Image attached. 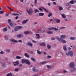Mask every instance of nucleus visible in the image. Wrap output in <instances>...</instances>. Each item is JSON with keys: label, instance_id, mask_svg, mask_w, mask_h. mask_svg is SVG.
<instances>
[{"label": "nucleus", "instance_id": "1", "mask_svg": "<svg viewBox=\"0 0 76 76\" xmlns=\"http://www.w3.org/2000/svg\"><path fill=\"white\" fill-rule=\"evenodd\" d=\"M61 38L59 39L58 37H56V39H58V41H60L62 40V39H64L65 38H66V36L64 35H62L61 36Z\"/></svg>", "mask_w": 76, "mask_h": 76}, {"label": "nucleus", "instance_id": "2", "mask_svg": "<svg viewBox=\"0 0 76 76\" xmlns=\"http://www.w3.org/2000/svg\"><path fill=\"white\" fill-rule=\"evenodd\" d=\"M26 12L28 13L29 15H31V14L32 13L33 11L32 10L31 8H30L29 9V10H28V9H26Z\"/></svg>", "mask_w": 76, "mask_h": 76}, {"label": "nucleus", "instance_id": "3", "mask_svg": "<svg viewBox=\"0 0 76 76\" xmlns=\"http://www.w3.org/2000/svg\"><path fill=\"white\" fill-rule=\"evenodd\" d=\"M66 56H69L70 55V57H72L73 55V52L71 51H69L68 52V53H66Z\"/></svg>", "mask_w": 76, "mask_h": 76}, {"label": "nucleus", "instance_id": "4", "mask_svg": "<svg viewBox=\"0 0 76 76\" xmlns=\"http://www.w3.org/2000/svg\"><path fill=\"white\" fill-rule=\"evenodd\" d=\"M21 28H22V27L21 26H16L15 27V31H17L18 29H21Z\"/></svg>", "mask_w": 76, "mask_h": 76}, {"label": "nucleus", "instance_id": "5", "mask_svg": "<svg viewBox=\"0 0 76 76\" xmlns=\"http://www.w3.org/2000/svg\"><path fill=\"white\" fill-rule=\"evenodd\" d=\"M69 66L70 67L73 68V67H74L75 66V64L73 62H71V63L70 64Z\"/></svg>", "mask_w": 76, "mask_h": 76}, {"label": "nucleus", "instance_id": "6", "mask_svg": "<svg viewBox=\"0 0 76 76\" xmlns=\"http://www.w3.org/2000/svg\"><path fill=\"white\" fill-rule=\"evenodd\" d=\"M25 63L27 64H28V65H30V64H31V63H30V62L29 61V60H26Z\"/></svg>", "mask_w": 76, "mask_h": 76}, {"label": "nucleus", "instance_id": "7", "mask_svg": "<svg viewBox=\"0 0 76 76\" xmlns=\"http://www.w3.org/2000/svg\"><path fill=\"white\" fill-rule=\"evenodd\" d=\"M10 41L11 42H18V41L14 39H10Z\"/></svg>", "mask_w": 76, "mask_h": 76}, {"label": "nucleus", "instance_id": "8", "mask_svg": "<svg viewBox=\"0 0 76 76\" xmlns=\"http://www.w3.org/2000/svg\"><path fill=\"white\" fill-rule=\"evenodd\" d=\"M23 37V34H20L17 35V37L18 38H21Z\"/></svg>", "mask_w": 76, "mask_h": 76}, {"label": "nucleus", "instance_id": "9", "mask_svg": "<svg viewBox=\"0 0 76 76\" xmlns=\"http://www.w3.org/2000/svg\"><path fill=\"white\" fill-rule=\"evenodd\" d=\"M29 20L26 19V20H23V22H22V24H25V23H26V22H28Z\"/></svg>", "mask_w": 76, "mask_h": 76}, {"label": "nucleus", "instance_id": "10", "mask_svg": "<svg viewBox=\"0 0 76 76\" xmlns=\"http://www.w3.org/2000/svg\"><path fill=\"white\" fill-rule=\"evenodd\" d=\"M14 66H18L19 64V62L18 61H17L13 63Z\"/></svg>", "mask_w": 76, "mask_h": 76}, {"label": "nucleus", "instance_id": "11", "mask_svg": "<svg viewBox=\"0 0 76 76\" xmlns=\"http://www.w3.org/2000/svg\"><path fill=\"white\" fill-rule=\"evenodd\" d=\"M39 45L41 46H45V42H43L42 43L39 44Z\"/></svg>", "mask_w": 76, "mask_h": 76}, {"label": "nucleus", "instance_id": "12", "mask_svg": "<svg viewBox=\"0 0 76 76\" xmlns=\"http://www.w3.org/2000/svg\"><path fill=\"white\" fill-rule=\"evenodd\" d=\"M55 20L57 23H60V20L58 19H55Z\"/></svg>", "mask_w": 76, "mask_h": 76}, {"label": "nucleus", "instance_id": "13", "mask_svg": "<svg viewBox=\"0 0 76 76\" xmlns=\"http://www.w3.org/2000/svg\"><path fill=\"white\" fill-rule=\"evenodd\" d=\"M63 49L64 51H66V50H67V48L66 47V45H64L63 46Z\"/></svg>", "mask_w": 76, "mask_h": 76}, {"label": "nucleus", "instance_id": "14", "mask_svg": "<svg viewBox=\"0 0 76 76\" xmlns=\"http://www.w3.org/2000/svg\"><path fill=\"white\" fill-rule=\"evenodd\" d=\"M41 8H42V9H43L44 10H45V11L46 12H47V13H48V11L47 10V9H46L45 8H44V7H41Z\"/></svg>", "mask_w": 76, "mask_h": 76}, {"label": "nucleus", "instance_id": "15", "mask_svg": "<svg viewBox=\"0 0 76 76\" xmlns=\"http://www.w3.org/2000/svg\"><path fill=\"white\" fill-rule=\"evenodd\" d=\"M33 70L34 72H38V71L37 70H36V69H35V67H34L33 68Z\"/></svg>", "mask_w": 76, "mask_h": 76}, {"label": "nucleus", "instance_id": "16", "mask_svg": "<svg viewBox=\"0 0 76 76\" xmlns=\"http://www.w3.org/2000/svg\"><path fill=\"white\" fill-rule=\"evenodd\" d=\"M24 56L25 57H26L28 58V57H29V55H28V53H25Z\"/></svg>", "mask_w": 76, "mask_h": 76}, {"label": "nucleus", "instance_id": "17", "mask_svg": "<svg viewBox=\"0 0 76 76\" xmlns=\"http://www.w3.org/2000/svg\"><path fill=\"white\" fill-rule=\"evenodd\" d=\"M63 43H64V44H65V43H66V41L65 40L62 39L61 41Z\"/></svg>", "mask_w": 76, "mask_h": 76}, {"label": "nucleus", "instance_id": "18", "mask_svg": "<svg viewBox=\"0 0 76 76\" xmlns=\"http://www.w3.org/2000/svg\"><path fill=\"white\" fill-rule=\"evenodd\" d=\"M7 31V28L5 27L3 29V31L4 32H5V31Z\"/></svg>", "mask_w": 76, "mask_h": 76}, {"label": "nucleus", "instance_id": "19", "mask_svg": "<svg viewBox=\"0 0 76 76\" xmlns=\"http://www.w3.org/2000/svg\"><path fill=\"white\" fill-rule=\"evenodd\" d=\"M39 15L40 16H44V14L42 13H39Z\"/></svg>", "mask_w": 76, "mask_h": 76}, {"label": "nucleus", "instance_id": "20", "mask_svg": "<svg viewBox=\"0 0 76 76\" xmlns=\"http://www.w3.org/2000/svg\"><path fill=\"white\" fill-rule=\"evenodd\" d=\"M8 23L9 24H10L12 23V20H11L9 19L8 20Z\"/></svg>", "mask_w": 76, "mask_h": 76}, {"label": "nucleus", "instance_id": "21", "mask_svg": "<svg viewBox=\"0 0 76 76\" xmlns=\"http://www.w3.org/2000/svg\"><path fill=\"white\" fill-rule=\"evenodd\" d=\"M24 34H25V35H27V34H29V31H25L24 32Z\"/></svg>", "mask_w": 76, "mask_h": 76}, {"label": "nucleus", "instance_id": "22", "mask_svg": "<svg viewBox=\"0 0 76 76\" xmlns=\"http://www.w3.org/2000/svg\"><path fill=\"white\" fill-rule=\"evenodd\" d=\"M53 32L52 31H48L47 33L48 34H53Z\"/></svg>", "mask_w": 76, "mask_h": 76}, {"label": "nucleus", "instance_id": "23", "mask_svg": "<svg viewBox=\"0 0 76 76\" xmlns=\"http://www.w3.org/2000/svg\"><path fill=\"white\" fill-rule=\"evenodd\" d=\"M36 35L37 36L36 37L37 38H39V37H40V36H39V34H37Z\"/></svg>", "mask_w": 76, "mask_h": 76}, {"label": "nucleus", "instance_id": "24", "mask_svg": "<svg viewBox=\"0 0 76 76\" xmlns=\"http://www.w3.org/2000/svg\"><path fill=\"white\" fill-rule=\"evenodd\" d=\"M27 44L28 45H29V46H31V47L32 46V45H33L31 43H30L29 42H28L27 43Z\"/></svg>", "mask_w": 76, "mask_h": 76}, {"label": "nucleus", "instance_id": "25", "mask_svg": "<svg viewBox=\"0 0 76 76\" xmlns=\"http://www.w3.org/2000/svg\"><path fill=\"white\" fill-rule=\"evenodd\" d=\"M37 0H35L34 2V4L35 6H37Z\"/></svg>", "mask_w": 76, "mask_h": 76}, {"label": "nucleus", "instance_id": "26", "mask_svg": "<svg viewBox=\"0 0 76 76\" xmlns=\"http://www.w3.org/2000/svg\"><path fill=\"white\" fill-rule=\"evenodd\" d=\"M63 7H59V10H63Z\"/></svg>", "mask_w": 76, "mask_h": 76}, {"label": "nucleus", "instance_id": "27", "mask_svg": "<svg viewBox=\"0 0 76 76\" xmlns=\"http://www.w3.org/2000/svg\"><path fill=\"white\" fill-rule=\"evenodd\" d=\"M62 16L63 18H66V17L65 16V14H62Z\"/></svg>", "mask_w": 76, "mask_h": 76}, {"label": "nucleus", "instance_id": "28", "mask_svg": "<svg viewBox=\"0 0 76 76\" xmlns=\"http://www.w3.org/2000/svg\"><path fill=\"white\" fill-rule=\"evenodd\" d=\"M7 7L8 8V9H10V11H11V12H13V10L11 9V8H10V7H9V6H7Z\"/></svg>", "mask_w": 76, "mask_h": 76}, {"label": "nucleus", "instance_id": "29", "mask_svg": "<svg viewBox=\"0 0 76 76\" xmlns=\"http://www.w3.org/2000/svg\"><path fill=\"white\" fill-rule=\"evenodd\" d=\"M22 63L23 64V63H25V61H26V60H24L23 59H22Z\"/></svg>", "mask_w": 76, "mask_h": 76}, {"label": "nucleus", "instance_id": "30", "mask_svg": "<svg viewBox=\"0 0 76 76\" xmlns=\"http://www.w3.org/2000/svg\"><path fill=\"white\" fill-rule=\"evenodd\" d=\"M70 4H74V3H75V1H74L73 0H72L70 1Z\"/></svg>", "mask_w": 76, "mask_h": 76}, {"label": "nucleus", "instance_id": "31", "mask_svg": "<svg viewBox=\"0 0 76 76\" xmlns=\"http://www.w3.org/2000/svg\"><path fill=\"white\" fill-rule=\"evenodd\" d=\"M52 29H54V31H58V29L56 28L52 27Z\"/></svg>", "mask_w": 76, "mask_h": 76}, {"label": "nucleus", "instance_id": "32", "mask_svg": "<svg viewBox=\"0 0 76 76\" xmlns=\"http://www.w3.org/2000/svg\"><path fill=\"white\" fill-rule=\"evenodd\" d=\"M4 38H5V39L6 40H7L8 39V36H7V35H5L4 36Z\"/></svg>", "mask_w": 76, "mask_h": 76}, {"label": "nucleus", "instance_id": "33", "mask_svg": "<svg viewBox=\"0 0 76 76\" xmlns=\"http://www.w3.org/2000/svg\"><path fill=\"white\" fill-rule=\"evenodd\" d=\"M22 57L20 56H16V58L17 59H20V58H21Z\"/></svg>", "mask_w": 76, "mask_h": 76}, {"label": "nucleus", "instance_id": "34", "mask_svg": "<svg viewBox=\"0 0 76 76\" xmlns=\"http://www.w3.org/2000/svg\"><path fill=\"white\" fill-rule=\"evenodd\" d=\"M12 15H13V16H16V15H18V16H19V14H15V13H13V14H12Z\"/></svg>", "mask_w": 76, "mask_h": 76}, {"label": "nucleus", "instance_id": "35", "mask_svg": "<svg viewBox=\"0 0 76 76\" xmlns=\"http://www.w3.org/2000/svg\"><path fill=\"white\" fill-rule=\"evenodd\" d=\"M37 53L38 54H41V52L39 51V50H37Z\"/></svg>", "mask_w": 76, "mask_h": 76}, {"label": "nucleus", "instance_id": "36", "mask_svg": "<svg viewBox=\"0 0 76 76\" xmlns=\"http://www.w3.org/2000/svg\"><path fill=\"white\" fill-rule=\"evenodd\" d=\"M39 12V10H38V9H37L35 10H34V12L35 13H37V12Z\"/></svg>", "mask_w": 76, "mask_h": 76}, {"label": "nucleus", "instance_id": "37", "mask_svg": "<svg viewBox=\"0 0 76 76\" xmlns=\"http://www.w3.org/2000/svg\"><path fill=\"white\" fill-rule=\"evenodd\" d=\"M41 31V29H40L37 31V33H39Z\"/></svg>", "mask_w": 76, "mask_h": 76}, {"label": "nucleus", "instance_id": "38", "mask_svg": "<svg viewBox=\"0 0 76 76\" xmlns=\"http://www.w3.org/2000/svg\"><path fill=\"white\" fill-rule=\"evenodd\" d=\"M70 39L72 40H75V38L74 37H71L70 38Z\"/></svg>", "mask_w": 76, "mask_h": 76}, {"label": "nucleus", "instance_id": "39", "mask_svg": "<svg viewBox=\"0 0 76 76\" xmlns=\"http://www.w3.org/2000/svg\"><path fill=\"white\" fill-rule=\"evenodd\" d=\"M47 47L48 49H50L51 48V46L49 45H47Z\"/></svg>", "mask_w": 76, "mask_h": 76}, {"label": "nucleus", "instance_id": "40", "mask_svg": "<svg viewBox=\"0 0 76 76\" xmlns=\"http://www.w3.org/2000/svg\"><path fill=\"white\" fill-rule=\"evenodd\" d=\"M45 63H46V62L44 61L41 62L40 64H45Z\"/></svg>", "mask_w": 76, "mask_h": 76}, {"label": "nucleus", "instance_id": "41", "mask_svg": "<svg viewBox=\"0 0 76 76\" xmlns=\"http://www.w3.org/2000/svg\"><path fill=\"white\" fill-rule=\"evenodd\" d=\"M10 25L11 27H14V25H13V24L12 23L10 24Z\"/></svg>", "mask_w": 76, "mask_h": 76}, {"label": "nucleus", "instance_id": "42", "mask_svg": "<svg viewBox=\"0 0 76 76\" xmlns=\"http://www.w3.org/2000/svg\"><path fill=\"white\" fill-rule=\"evenodd\" d=\"M52 16V13H50L49 14L48 16V17H50V16Z\"/></svg>", "mask_w": 76, "mask_h": 76}, {"label": "nucleus", "instance_id": "43", "mask_svg": "<svg viewBox=\"0 0 76 76\" xmlns=\"http://www.w3.org/2000/svg\"><path fill=\"white\" fill-rule=\"evenodd\" d=\"M31 60H32V61H35V58H31Z\"/></svg>", "mask_w": 76, "mask_h": 76}, {"label": "nucleus", "instance_id": "44", "mask_svg": "<svg viewBox=\"0 0 76 76\" xmlns=\"http://www.w3.org/2000/svg\"><path fill=\"white\" fill-rule=\"evenodd\" d=\"M2 66L3 67H5V63H2Z\"/></svg>", "mask_w": 76, "mask_h": 76}, {"label": "nucleus", "instance_id": "45", "mask_svg": "<svg viewBox=\"0 0 76 76\" xmlns=\"http://www.w3.org/2000/svg\"><path fill=\"white\" fill-rule=\"evenodd\" d=\"M4 13V12L3 10H2L1 11H0V14H3V13Z\"/></svg>", "mask_w": 76, "mask_h": 76}, {"label": "nucleus", "instance_id": "46", "mask_svg": "<svg viewBox=\"0 0 76 76\" xmlns=\"http://www.w3.org/2000/svg\"><path fill=\"white\" fill-rule=\"evenodd\" d=\"M6 52H8L9 53V52H10V50L9 49H7L6 50Z\"/></svg>", "mask_w": 76, "mask_h": 76}, {"label": "nucleus", "instance_id": "47", "mask_svg": "<svg viewBox=\"0 0 76 76\" xmlns=\"http://www.w3.org/2000/svg\"><path fill=\"white\" fill-rule=\"evenodd\" d=\"M18 68H16L15 69V72H18Z\"/></svg>", "mask_w": 76, "mask_h": 76}, {"label": "nucleus", "instance_id": "48", "mask_svg": "<svg viewBox=\"0 0 76 76\" xmlns=\"http://www.w3.org/2000/svg\"><path fill=\"white\" fill-rule=\"evenodd\" d=\"M64 28H66V27H62L60 28V29H64Z\"/></svg>", "mask_w": 76, "mask_h": 76}, {"label": "nucleus", "instance_id": "49", "mask_svg": "<svg viewBox=\"0 0 76 76\" xmlns=\"http://www.w3.org/2000/svg\"><path fill=\"white\" fill-rule=\"evenodd\" d=\"M47 67L49 69H50V68H51V66L50 65H47Z\"/></svg>", "mask_w": 76, "mask_h": 76}, {"label": "nucleus", "instance_id": "50", "mask_svg": "<svg viewBox=\"0 0 76 76\" xmlns=\"http://www.w3.org/2000/svg\"><path fill=\"white\" fill-rule=\"evenodd\" d=\"M47 58H51V56H47Z\"/></svg>", "mask_w": 76, "mask_h": 76}, {"label": "nucleus", "instance_id": "51", "mask_svg": "<svg viewBox=\"0 0 76 76\" xmlns=\"http://www.w3.org/2000/svg\"><path fill=\"white\" fill-rule=\"evenodd\" d=\"M48 31H50V30H51V29H52V28H48Z\"/></svg>", "mask_w": 76, "mask_h": 76}, {"label": "nucleus", "instance_id": "52", "mask_svg": "<svg viewBox=\"0 0 76 76\" xmlns=\"http://www.w3.org/2000/svg\"><path fill=\"white\" fill-rule=\"evenodd\" d=\"M39 10H40V11H41V12H42V9H41V7H40L39 9Z\"/></svg>", "mask_w": 76, "mask_h": 76}, {"label": "nucleus", "instance_id": "53", "mask_svg": "<svg viewBox=\"0 0 76 76\" xmlns=\"http://www.w3.org/2000/svg\"><path fill=\"white\" fill-rule=\"evenodd\" d=\"M18 18H19V17L18 16H17V17H15V19L16 20H17V19H18Z\"/></svg>", "mask_w": 76, "mask_h": 76}, {"label": "nucleus", "instance_id": "54", "mask_svg": "<svg viewBox=\"0 0 76 76\" xmlns=\"http://www.w3.org/2000/svg\"><path fill=\"white\" fill-rule=\"evenodd\" d=\"M51 40H54V39H55V38L54 37H52L51 38Z\"/></svg>", "mask_w": 76, "mask_h": 76}, {"label": "nucleus", "instance_id": "55", "mask_svg": "<svg viewBox=\"0 0 76 76\" xmlns=\"http://www.w3.org/2000/svg\"><path fill=\"white\" fill-rule=\"evenodd\" d=\"M53 4H55V5H56V4H57L55 2H53Z\"/></svg>", "mask_w": 76, "mask_h": 76}, {"label": "nucleus", "instance_id": "56", "mask_svg": "<svg viewBox=\"0 0 76 76\" xmlns=\"http://www.w3.org/2000/svg\"><path fill=\"white\" fill-rule=\"evenodd\" d=\"M32 42H34V43H36V42H36V41H35L34 40H32Z\"/></svg>", "mask_w": 76, "mask_h": 76}, {"label": "nucleus", "instance_id": "57", "mask_svg": "<svg viewBox=\"0 0 76 76\" xmlns=\"http://www.w3.org/2000/svg\"><path fill=\"white\" fill-rule=\"evenodd\" d=\"M67 72V71L65 70H64V73H66Z\"/></svg>", "mask_w": 76, "mask_h": 76}, {"label": "nucleus", "instance_id": "58", "mask_svg": "<svg viewBox=\"0 0 76 76\" xmlns=\"http://www.w3.org/2000/svg\"><path fill=\"white\" fill-rule=\"evenodd\" d=\"M4 53V52L3 51H1V52H0V54H3Z\"/></svg>", "mask_w": 76, "mask_h": 76}, {"label": "nucleus", "instance_id": "59", "mask_svg": "<svg viewBox=\"0 0 76 76\" xmlns=\"http://www.w3.org/2000/svg\"><path fill=\"white\" fill-rule=\"evenodd\" d=\"M68 50H71V48L70 47L68 48Z\"/></svg>", "mask_w": 76, "mask_h": 76}, {"label": "nucleus", "instance_id": "60", "mask_svg": "<svg viewBox=\"0 0 76 76\" xmlns=\"http://www.w3.org/2000/svg\"><path fill=\"white\" fill-rule=\"evenodd\" d=\"M66 5L67 6H69V3H68L66 4Z\"/></svg>", "mask_w": 76, "mask_h": 76}, {"label": "nucleus", "instance_id": "61", "mask_svg": "<svg viewBox=\"0 0 76 76\" xmlns=\"http://www.w3.org/2000/svg\"><path fill=\"white\" fill-rule=\"evenodd\" d=\"M7 27H8V29H10V26H8Z\"/></svg>", "mask_w": 76, "mask_h": 76}, {"label": "nucleus", "instance_id": "62", "mask_svg": "<svg viewBox=\"0 0 76 76\" xmlns=\"http://www.w3.org/2000/svg\"><path fill=\"white\" fill-rule=\"evenodd\" d=\"M21 66H22V64H20L19 65V67H21Z\"/></svg>", "mask_w": 76, "mask_h": 76}, {"label": "nucleus", "instance_id": "63", "mask_svg": "<svg viewBox=\"0 0 76 76\" xmlns=\"http://www.w3.org/2000/svg\"><path fill=\"white\" fill-rule=\"evenodd\" d=\"M12 73H10V76H12Z\"/></svg>", "mask_w": 76, "mask_h": 76}, {"label": "nucleus", "instance_id": "64", "mask_svg": "<svg viewBox=\"0 0 76 76\" xmlns=\"http://www.w3.org/2000/svg\"><path fill=\"white\" fill-rule=\"evenodd\" d=\"M73 70H75V71H76V68H73Z\"/></svg>", "mask_w": 76, "mask_h": 76}]
</instances>
